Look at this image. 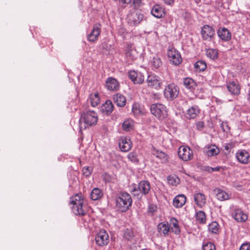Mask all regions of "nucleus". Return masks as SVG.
Wrapping results in <instances>:
<instances>
[{
	"label": "nucleus",
	"mask_w": 250,
	"mask_h": 250,
	"mask_svg": "<svg viewBox=\"0 0 250 250\" xmlns=\"http://www.w3.org/2000/svg\"><path fill=\"white\" fill-rule=\"evenodd\" d=\"M98 119L97 113L93 110L83 112L79 120L80 130L92 126L97 124Z\"/></svg>",
	"instance_id": "1"
},
{
	"label": "nucleus",
	"mask_w": 250,
	"mask_h": 250,
	"mask_svg": "<svg viewBox=\"0 0 250 250\" xmlns=\"http://www.w3.org/2000/svg\"><path fill=\"white\" fill-rule=\"evenodd\" d=\"M130 192L134 197L138 199L142 198L143 196H146L150 192V183L146 180L140 181L138 185L133 184L132 186Z\"/></svg>",
	"instance_id": "2"
},
{
	"label": "nucleus",
	"mask_w": 250,
	"mask_h": 250,
	"mask_svg": "<svg viewBox=\"0 0 250 250\" xmlns=\"http://www.w3.org/2000/svg\"><path fill=\"white\" fill-rule=\"evenodd\" d=\"M132 200L130 194L126 192L119 193L116 199V207L119 210L125 212L131 206Z\"/></svg>",
	"instance_id": "3"
},
{
	"label": "nucleus",
	"mask_w": 250,
	"mask_h": 250,
	"mask_svg": "<svg viewBox=\"0 0 250 250\" xmlns=\"http://www.w3.org/2000/svg\"><path fill=\"white\" fill-rule=\"evenodd\" d=\"M83 198L81 194H76L70 198V204L73 212L76 215H83L85 210L83 208Z\"/></svg>",
	"instance_id": "4"
},
{
	"label": "nucleus",
	"mask_w": 250,
	"mask_h": 250,
	"mask_svg": "<svg viewBox=\"0 0 250 250\" xmlns=\"http://www.w3.org/2000/svg\"><path fill=\"white\" fill-rule=\"evenodd\" d=\"M150 109L151 113L160 120L166 119L168 116L166 106L162 104H153Z\"/></svg>",
	"instance_id": "5"
},
{
	"label": "nucleus",
	"mask_w": 250,
	"mask_h": 250,
	"mask_svg": "<svg viewBox=\"0 0 250 250\" xmlns=\"http://www.w3.org/2000/svg\"><path fill=\"white\" fill-rule=\"evenodd\" d=\"M179 93V87L174 83H171L167 85L164 91V96L168 101H172L176 99Z\"/></svg>",
	"instance_id": "6"
},
{
	"label": "nucleus",
	"mask_w": 250,
	"mask_h": 250,
	"mask_svg": "<svg viewBox=\"0 0 250 250\" xmlns=\"http://www.w3.org/2000/svg\"><path fill=\"white\" fill-rule=\"evenodd\" d=\"M144 15L137 10L131 11L127 15L126 21L131 26H135L139 24L143 20Z\"/></svg>",
	"instance_id": "7"
},
{
	"label": "nucleus",
	"mask_w": 250,
	"mask_h": 250,
	"mask_svg": "<svg viewBox=\"0 0 250 250\" xmlns=\"http://www.w3.org/2000/svg\"><path fill=\"white\" fill-rule=\"evenodd\" d=\"M146 82L148 86L157 90L160 89L163 85V82L161 78L153 73L147 76Z\"/></svg>",
	"instance_id": "8"
},
{
	"label": "nucleus",
	"mask_w": 250,
	"mask_h": 250,
	"mask_svg": "<svg viewBox=\"0 0 250 250\" xmlns=\"http://www.w3.org/2000/svg\"><path fill=\"white\" fill-rule=\"evenodd\" d=\"M167 57L170 62L173 65H179L182 62L181 54L174 48H171L168 50Z\"/></svg>",
	"instance_id": "9"
},
{
	"label": "nucleus",
	"mask_w": 250,
	"mask_h": 250,
	"mask_svg": "<svg viewBox=\"0 0 250 250\" xmlns=\"http://www.w3.org/2000/svg\"><path fill=\"white\" fill-rule=\"evenodd\" d=\"M95 240L97 245L100 247H103L108 244L109 235L105 230H101L96 234Z\"/></svg>",
	"instance_id": "10"
},
{
	"label": "nucleus",
	"mask_w": 250,
	"mask_h": 250,
	"mask_svg": "<svg viewBox=\"0 0 250 250\" xmlns=\"http://www.w3.org/2000/svg\"><path fill=\"white\" fill-rule=\"evenodd\" d=\"M127 74L129 78L134 84H142L144 81L143 74L138 70H130Z\"/></svg>",
	"instance_id": "11"
},
{
	"label": "nucleus",
	"mask_w": 250,
	"mask_h": 250,
	"mask_svg": "<svg viewBox=\"0 0 250 250\" xmlns=\"http://www.w3.org/2000/svg\"><path fill=\"white\" fill-rule=\"evenodd\" d=\"M178 155L181 160L185 161L190 160L193 156L192 150L188 146H180Z\"/></svg>",
	"instance_id": "12"
},
{
	"label": "nucleus",
	"mask_w": 250,
	"mask_h": 250,
	"mask_svg": "<svg viewBox=\"0 0 250 250\" xmlns=\"http://www.w3.org/2000/svg\"><path fill=\"white\" fill-rule=\"evenodd\" d=\"M215 35V30L210 26L205 25L201 29V36L203 40L210 41Z\"/></svg>",
	"instance_id": "13"
},
{
	"label": "nucleus",
	"mask_w": 250,
	"mask_h": 250,
	"mask_svg": "<svg viewBox=\"0 0 250 250\" xmlns=\"http://www.w3.org/2000/svg\"><path fill=\"white\" fill-rule=\"evenodd\" d=\"M235 157L240 163L247 164L250 162V154L245 149H239L235 153Z\"/></svg>",
	"instance_id": "14"
},
{
	"label": "nucleus",
	"mask_w": 250,
	"mask_h": 250,
	"mask_svg": "<svg viewBox=\"0 0 250 250\" xmlns=\"http://www.w3.org/2000/svg\"><path fill=\"white\" fill-rule=\"evenodd\" d=\"M119 146L122 151L127 152L131 148L132 143L129 138L122 136L119 140Z\"/></svg>",
	"instance_id": "15"
},
{
	"label": "nucleus",
	"mask_w": 250,
	"mask_h": 250,
	"mask_svg": "<svg viewBox=\"0 0 250 250\" xmlns=\"http://www.w3.org/2000/svg\"><path fill=\"white\" fill-rule=\"evenodd\" d=\"M232 218L238 222H244L248 219L247 215L240 208H235L232 213Z\"/></svg>",
	"instance_id": "16"
},
{
	"label": "nucleus",
	"mask_w": 250,
	"mask_h": 250,
	"mask_svg": "<svg viewBox=\"0 0 250 250\" xmlns=\"http://www.w3.org/2000/svg\"><path fill=\"white\" fill-rule=\"evenodd\" d=\"M101 25L99 23L95 24L91 33L87 36V39L89 42H94L97 41L101 32Z\"/></svg>",
	"instance_id": "17"
},
{
	"label": "nucleus",
	"mask_w": 250,
	"mask_h": 250,
	"mask_svg": "<svg viewBox=\"0 0 250 250\" xmlns=\"http://www.w3.org/2000/svg\"><path fill=\"white\" fill-rule=\"evenodd\" d=\"M136 51L132 48V45L128 44L125 50V59L128 64H131L136 60Z\"/></svg>",
	"instance_id": "18"
},
{
	"label": "nucleus",
	"mask_w": 250,
	"mask_h": 250,
	"mask_svg": "<svg viewBox=\"0 0 250 250\" xmlns=\"http://www.w3.org/2000/svg\"><path fill=\"white\" fill-rule=\"evenodd\" d=\"M219 38L223 42H229L231 38V34L226 27L219 28L217 32Z\"/></svg>",
	"instance_id": "19"
},
{
	"label": "nucleus",
	"mask_w": 250,
	"mask_h": 250,
	"mask_svg": "<svg viewBox=\"0 0 250 250\" xmlns=\"http://www.w3.org/2000/svg\"><path fill=\"white\" fill-rule=\"evenodd\" d=\"M106 88L110 91L118 90L120 87L119 83L113 77L108 78L105 81Z\"/></svg>",
	"instance_id": "20"
},
{
	"label": "nucleus",
	"mask_w": 250,
	"mask_h": 250,
	"mask_svg": "<svg viewBox=\"0 0 250 250\" xmlns=\"http://www.w3.org/2000/svg\"><path fill=\"white\" fill-rule=\"evenodd\" d=\"M227 89L231 95H238L240 93L241 87L237 82H231L227 84Z\"/></svg>",
	"instance_id": "21"
},
{
	"label": "nucleus",
	"mask_w": 250,
	"mask_h": 250,
	"mask_svg": "<svg viewBox=\"0 0 250 250\" xmlns=\"http://www.w3.org/2000/svg\"><path fill=\"white\" fill-rule=\"evenodd\" d=\"M193 198L196 205L200 208H203L206 204V198L202 193H195Z\"/></svg>",
	"instance_id": "22"
},
{
	"label": "nucleus",
	"mask_w": 250,
	"mask_h": 250,
	"mask_svg": "<svg viewBox=\"0 0 250 250\" xmlns=\"http://www.w3.org/2000/svg\"><path fill=\"white\" fill-rule=\"evenodd\" d=\"M113 104L111 101L107 100L100 107V111L105 115H109L113 110Z\"/></svg>",
	"instance_id": "23"
},
{
	"label": "nucleus",
	"mask_w": 250,
	"mask_h": 250,
	"mask_svg": "<svg viewBox=\"0 0 250 250\" xmlns=\"http://www.w3.org/2000/svg\"><path fill=\"white\" fill-rule=\"evenodd\" d=\"M157 229L159 233L164 236L168 235L170 229L167 222H162L158 224Z\"/></svg>",
	"instance_id": "24"
},
{
	"label": "nucleus",
	"mask_w": 250,
	"mask_h": 250,
	"mask_svg": "<svg viewBox=\"0 0 250 250\" xmlns=\"http://www.w3.org/2000/svg\"><path fill=\"white\" fill-rule=\"evenodd\" d=\"M113 99L114 103L119 107H124L126 104V98L121 93H117L114 95Z\"/></svg>",
	"instance_id": "25"
},
{
	"label": "nucleus",
	"mask_w": 250,
	"mask_h": 250,
	"mask_svg": "<svg viewBox=\"0 0 250 250\" xmlns=\"http://www.w3.org/2000/svg\"><path fill=\"white\" fill-rule=\"evenodd\" d=\"M171 231L175 234H179L180 232V229L178 221L175 218H171L168 223Z\"/></svg>",
	"instance_id": "26"
},
{
	"label": "nucleus",
	"mask_w": 250,
	"mask_h": 250,
	"mask_svg": "<svg viewBox=\"0 0 250 250\" xmlns=\"http://www.w3.org/2000/svg\"><path fill=\"white\" fill-rule=\"evenodd\" d=\"M186 197L183 194L177 195L173 200V206L177 208H181L186 203Z\"/></svg>",
	"instance_id": "27"
},
{
	"label": "nucleus",
	"mask_w": 250,
	"mask_h": 250,
	"mask_svg": "<svg viewBox=\"0 0 250 250\" xmlns=\"http://www.w3.org/2000/svg\"><path fill=\"white\" fill-rule=\"evenodd\" d=\"M200 109L196 105H192L187 110V117L189 119H195L200 113Z\"/></svg>",
	"instance_id": "28"
},
{
	"label": "nucleus",
	"mask_w": 250,
	"mask_h": 250,
	"mask_svg": "<svg viewBox=\"0 0 250 250\" xmlns=\"http://www.w3.org/2000/svg\"><path fill=\"white\" fill-rule=\"evenodd\" d=\"M183 84L186 88L191 90L194 89L197 86L196 82L189 77L184 78Z\"/></svg>",
	"instance_id": "29"
},
{
	"label": "nucleus",
	"mask_w": 250,
	"mask_h": 250,
	"mask_svg": "<svg viewBox=\"0 0 250 250\" xmlns=\"http://www.w3.org/2000/svg\"><path fill=\"white\" fill-rule=\"evenodd\" d=\"M151 13L154 17L157 18H161L165 15L164 9L159 4L155 5L153 7L151 11Z\"/></svg>",
	"instance_id": "30"
},
{
	"label": "nucleus",
	"mask_w": 250,
	"mask_h": 250,
	"mask_svg": "<svg viewBox=\"0 0 250 250\" xmlns=\"http://www.w3.org/2000/svg\"><path fill=\"white\" fill-rule=\"evenodd\" d=\"M150 65L153 70L156 71L162 65V62L158 56H154L150 60Z\"/></svg>",
	"instance_id": "31"
},
{
	"label": "nucleus",
	"mask_w": 250,
	"mask_h": 250,
	"mask_svg": "<svg viewBox=\"0 0 250 250\" xmlns=\"http://www.w3.org/2000/svg\"><path fill=\"white\" fill-rule=\"evenodd\" d=\"M152 153L156 157L159 158L163 163H166L168 160V156L162 151H159L154 149Z\"/></svg>",
	"instance_id": "32"
},
{
	"label": "nucleus",
	"mask_w": 250,
	"mask_h": 250,
	"mask_svg": "<svg viewBox=\"0 0 250 250\" xmlns=\"http://www.w3.org/2000/svg\"><path fill=\"white\" fill-rule=\"evenodd\" d=\"M216 197L220 201H225L230 198V195L223 190L218 188L216 189Z\"/></svg>",
	"instance_id": "33"
},
{
	"label": "nucleus",
	"mask_w": 250,
	"mask_h": 250,
	"mask_svg": "<svg viewBox=\"0 0 250 250\" xmlns=\"http://www.w3.org/2000/svg\"><path fill=\"white\" fill-rule=\"evenodd\" d=\"M219 149L215 145L209 146L205 151L206 155L208 157L216 156L219 153Z\"/></svg>",
	"instance_id": "34"
},
{
	"label": "nucleus",
	"mask_w": 250,
	"mask_h": 250,
	"mask_svg": "<svg viewBox=\"0 0 250 250\" xmlns=\"http://www.w3.org/2000/svg\"><path fill=\"white\" fill-rule=\"evenodd\" d=\"M208 230L212 234H218L220 231L219 224L216 221L212 222L208 225Z\"/></svg>",
	"instance_id": "35"
},
{
	"label": "nucleus",
	"mask_w": 250,
	"mask_h": 250,
	"mask_svg": "<svg viewBox=\"0 0 250 250\" xmlns=\"http://www.w3.org/2000/svg\"><path fill=\"white\" fill-rule=\"evenodd\" d=\"M103 196V192L99 188H95L91 192L90 197L92 200L95 201L100 199Z\"/></svg>",
	"instance_id": "36"
},
{
	"label": "nucleus",
	"mask_w": 250,
	"mask_h": 250,
	"mask_svg": "<svg viewBox=\"0 0 250 250\" xmlns=\"http://www.w3.org/2000/svg\"><path fill=\"white\" fill-rule=\"evenodd\" d=\"M89 101L92 106L95 107L98 105L100 103L99 93L98 92H96L95 93L91 94L89 96Z\"/></svg>",
	"instance_id": "37"
},
{
	"label": "nucleus",
	"mask_w": 250,
	"mask_h": 250,
	"mask_svg": "<svg viewBox=\"0 0 250 250\" xmlns=\"http://www.w3.org/2000/svg\"><path fill=\"white\" fill-rule=\"evenodd\" d=\"M206 55L211 60H215L218 56V50L212 48L206 49Z\"/></svg>",
	"instance_id": "38"
},
{
	"label": "nucleus",
	"mask_w": 250,
	"mask_h": 250,
	"mask_svg": "<svg viewBox=\"0 0 250 250\" xmlns=\"http://www.w3.org/2000/svg\"><path fill=\"white\" fill-rule=\"evenodd\" d=\"M195 218L197 221L201 224H205L206 222V216L203 211H199L196 213Z\"/></svg>",
	"instance_id": "39"
},
{
	"label": "nucleus",
	"mask_w": 250,
	"mask_h": 250,
	"mask_svg": "<svg viewBox=\"0 0 250 250\" xmlns=\"http://www.w3.org/2000/svg\"><path fill=\"white\" fill-rule=\"evenodd\" d=\"M194 67L196 71L199 72L204 71L207 68L206 62L202 60L197 61L194 64Z\"/></svg>",
	"instance_id": "40"
},
{
	"label": "nucleus",
	"mask_w": 250,
	"mask_h": 250,
	"mask_svg": "<svg viewBox=\"0 0 250 250\" xmlns=\"http://www.w3.org/2000/svg\"><path fill=\"white\" fill-rule=\"evenodd\" d=\"M122 127L124 130L129 131L132 128V122L130 120H125L122 125Z\"/></svg>",
	"instance_id": "41"
},
{
	"label": "nucleus",
	"mask_w": 250,
	"mask_h": 250,
	"mask_svg": "<svg viewBox=\"0 0 250 250\" xmlns=\"http://www.w3.org/2000/svg\"><path fill=\"white\" fill-rule=\"evenodd\" d=\"M133 237V231L129 229H126L124 233V238L127 240H131Z\"/></svg>",
	"instance_id": "42"
},
{
	"label": "nucleus",
	"mask_w": 250,
	"mask_h": 250,
	"mask_svg": "<svg viewBox=\"0 0 250 250\" xmlns=\"http://www.w3.org/2000/svg\"><path fill=\"white\" fill-rule=\"evenodd\" d=\"M202 250H215V246L211 242L204 243L202 246Z\"/></svg>",
	"instance_id": "43"
},
{
	"label": "nucleus",
	"mask_w": 250,
	"mask_h": 250,
	"mask_svg": "<svg viewBox=\"0 0 250 250\" xmlns=\"http://www.w3.org/2000/svg\"><path fill=\"white\" fill-rule=\"evenodd\" d=\"M127 158L130 161L133 163H136L138 161L137 154L134 152L128 153Z\"/></svg>",
	"instance_id": "44"
},
{
	"label": "nucleus",
	"mask_w": 250,
	"mask_h": 250,
	"mask_svg": "<svg viewBox=\"0 0 250 250\" xmlns=\"http://www.w3.org/2000/svg\"><path fill=\"white\" fill-rule=\"evenodd\" d=\"M132 112L135 116H138L140 114L141 110L139 108L138 104H133L132 107Z\"/></svg>",
	"instance_id": "45"
},
{
	"label": "nucleus",
	"mask_w": 250,
	"mask_h": 250,
	"mask_svg": "<svg viewBox=\"0 0 250 250\" xmlns=\"http://www.w3.org/2000/svg\"><path fill=\"white\" fill-rule=\"evenodd\" d=\"M92 168L90 167H84L83 168V173L86 176H89L92 173Z\"/></svg>",
	"instance_id": "46"
},
{
	"label": "nucleus",
	"mask_w": 250,
	"mask_h": 250,
	"mask_svg": "<svg viewBox=\"0 0 250 250\" xmlns=\"http://www.w3.org/2000/svg\"><path fill=\"white\" fill-rule=\"evenodd\" d=\"M220 127L222 130L225 132L227 133L229 131L230 128L227 122H222L220 124Z\"/></svg>",
	"instance_id": "47"
},
{
	"label": "nucleus",
	"mask_w": 250,
	"mask_h": 250,
	"mask_svg": "<svg viewBox=\"0 0 250 250\" xmlns=\"http://www.w3.org/2000/svg\"><path fill=\"white\" fill-rule=\"evenodd\" d=\"M220 167H212L209 166L206 167H205V170L208 172H212L213 171H218L220 170Z\"/></svg>",
	"instance_id": "48"
},
{
	"label": "nucleus",
	"mask_w": 250,
	"mask_h": 250,
	"mask_svg": "<svg viewBox=\"0 0 250 250\" xmlns=\"http://www.w3.org/2000/svg\"><path fill=\"white\" fill-rule=\"evenodd\" d=\"M78 178L75 176H71L69 179V186L73 188L76 185Z\"/></svg>",
	"instance_id": "49"
},
{
	"label": "nucleus",
	"mask_w": 250,
	"mask_h": 250,
	"mask_svg": "<svg viewBox=\"0 0 250 250\" xmlns=\"http://www.w3.org/2000/svg\"><path fill=\"white\" fill-rule=\"evenodd\" d=\"M195 125L197 129L199 130H202L205 127V124L203 121H198L196 123Z\"/></svg>",
	"instance_id": "50"
},
{
	"label": "nucleus",
	"mask_w": 250,
	"mask_h": 250,
	"mask_svg": "<svg viewBox=\"0 0 250 250\" xmlns=\"http://www.w3.org/2000/svg\"><path fill=\"white\" fill-rule=\"evenodd\" d=\"M233 144L230 143L225 144L224 146L225 150L229 153L230 151V150L233 147Z\"/></svg>",
	"instance_id": "51"
},
{
	"label": "nucleus",
	"mask_w": 250,
	"mask_h": 250,
	"mask_svg": "<svg viewBox=\"0 0 250 250\" xmlns=\"http://www.w3.org/2000/svg\"><path fill=\"white\" fill-rule=\"evenodd\" d=\"M239 250H250V244L244 243L240 247Z\"/></svg>",
	"instance_id": "52"
},
{
	"label": "nucleus",
	"mask_w": 250,
	"mask_h": 250,
	"mask_svg": "<svg viewBox=\"0 0 250 250\" xmlns=\"http://www.w3.org/2000/svg\"><path fill=\"white\" fill-rule=\"evenodd\" d=\"M133 4L135 8H138L142 5V0H133Z\"/></svg>",
	"instance_id": "53"
},
{
	"label": "nucleus",
	"mask_w": 250,
	"mask_h": 250,
	"mask_svg": "<svg viewBox=\"0 0 250 250\" xmlns=\"http://www.w3.org/2000/svg\"><path fill=\"white\" fill-rule=\"evenodd\" d=\"M163 0L165 4L168 5H172L173 4L175 0Z\"/></svg>",
	"instance_id": "54"
},
{
	"label": "nucleus",
	"mask_w": 250,
	"mask_h": 250,
	"mask_svg": "<svg viewBox=\"0 0 250 250\" xmlns=\"http://www.w3.org/2000/svg\"><path fill=\"white\" fill-rule=\"evenodd\" d=\"M119 1L123 4H128L131 2V0H119Z\"/></svg>",
	"instance_id": "55"
},
{
	"label": "nucleus",
	"mask_w": 250,
	"mask_h": 250,
	"mask_svg": "<svg viewBox=\"0 0 250 250\" xmlns=\"http://www.w3.org/2000/svg\"><path fill=\"white\" fill-rule=\"evenodd\" d=\"M154 206L151 205L149 206V211L150 212H153L154 211Z\"/></svg>",
	"instance_id": "56"
},
{
	"label": "nucleus",
	"mask_w": 250,
	"mask_h": 250,
	"mask_svg": "<svg viewBox=\"0 0 250 250\" xmlns=\"http://www.w3.org/2000/svg\"><path fill=\"white\" fill-rule=\"evenodd\" d=\"M168 182L170 183L172 185L176 184L177 182L176 181V180H174V183H173L172 181V180L170 178L168 179Z\"/></svg>",
	"instance_id": "57"
},
{
	"label": "nucleus",
	"mask_w": 250,
	"mask_h": 250,
	"mask_svg": "<svg viewBox=\"0 0 250 250\" xmlns=\"http://www.w3.org/2000/svg\"><path fill=\"white\" fill-rule=\"evenodd\" d=\"M248 122L250 124V117L249 120H248Z\"/></svg>",
	"instance_id": "58"
}]
</instances>
